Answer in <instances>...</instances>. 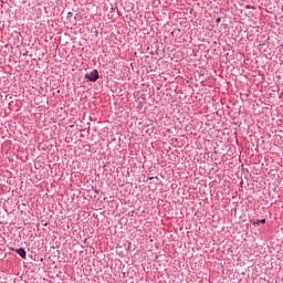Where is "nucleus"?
I'll return each mask as SVG.
<instances>
[{
  "mask_svg": "<svg viewBox=\"0 0 283 283\" xmlns=\"http://www.w3.org/2000/svg\"><path fill=\"white\" fill-rule=\"evenodd\" d=\"M149 180H154V177H150Z\"/></svg>",
  "mask_w": 283,
  "mask_h": 283,
  "instance_id": "nucleus-5",
  "label": "nucleus"
},
{
  "mask_svg": "<svg viewBox=\"0 0 283 283\" xmlns=\"http://www.w3.org/2000/svg\"><path fill=\"white\" fill-rule=\"evenodd\" d=\"M15 252L18 253V255H20V258H22L23 260H25V258H27L25 249L20 248V249H17Z\"/></svg>",
  "mask_w": 283,
  "mask_h": 283,
  "instance_id": "nucleus-2",
  "label": "nucleus"
},
{
  "mask_svg": "<svg viewBox=\"0 0 283 283\" xmlns=\"http://www.w3.org/2000/svg\"><path fill=\"white\" fill-rule=\"evenodd\" d=\"M220 21H221V19H220V18H218V19H217V23H220Z\"/></svg>",
  "mask_w": 283,
  "mask_h": 283,
  "instance_id": "nucleus-4",
  "label": "nucleus"
},
{
  "mask_svg": "<svg viewBox=\"0 0 283 283\" xmlns=\"http://www.w3.org/2000/svg\"><path fill=\"white\" fill-rule=\"evenodd\" d=\"M84 77L87 78V81H92L93 83H96V81H98V71L94 70L91 73H86Z\"/></svg>",
  "mask_w": 283,
  "mask_h": 283,
  "instance_id": "nucleus-1",
  "label": "nucleus"
},
{
  "mask_svg": "<svg viewBox=\"0 0 283 283\" xmlns=\"http://www.w3.org/2000/svg\"><path fill=\"white\" fill-rule=\"evenodd\" d=\"M265 224L266 223V219H262V220H256V221H253V224Z\"/></svg>",
  "mask_w": 283,
  "mask_h": 283,
  "instance_id": "nucleus-3",
  "label": "nucleus"
}]
</instances>
